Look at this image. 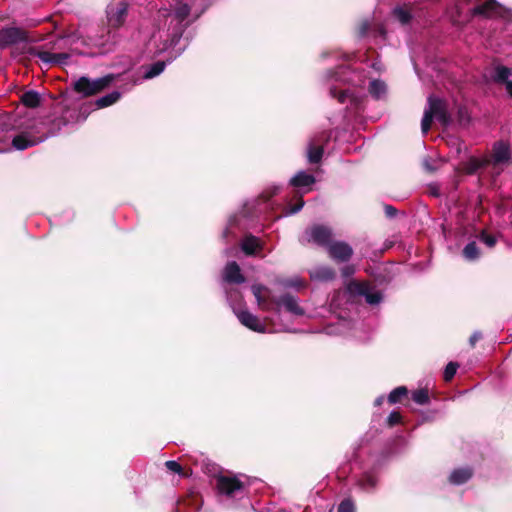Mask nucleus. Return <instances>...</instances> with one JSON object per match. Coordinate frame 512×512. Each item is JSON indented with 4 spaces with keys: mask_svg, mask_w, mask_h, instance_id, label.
Instances as JSON below:
<instances>
[{
    "mask_svg": "<svg viewBox=\"0 0 512 512\" xmlns=\"http://www.w3.org/2000/svg\"><path fill=\"white\" fill-rule=\"evenodd\" d=\"M333 232L328 226L316 224L310 228L311 240L318 246L328 248L332 241Z\"/></svg>",
    "mask_w": 512,
    "mask_h": 512,
    "instance_id": "nucleus-11",
    "label": "nucleus"
},
{
    "mask_svg": "<svg viewBox=\"0 0 512 512\" xmlns=\"http://www.w3.org/2000/svg\"><path fill=\"white\" fill-rule=\"evenodd\" d=\"M45 140L44 136H34L29 132H21L17 134L12 140V146L16 150H25L30 147L36 146Z\"/></svg>",
    "mask_w": 512,
    "mask_h": 512,
    "instance_id": "nucleus-14",
    "label": "nucleus"
},
{
    "mask_svg": "<svg viewBox=\"0 0 512 512\" xmlns=\"http://www.w3.org/2000/svg\"><path fill=\"white\" fill-rule=\"evenodd\" d=\"M166 67L165 61H157L153 64L149 65L145 72H144V78L145 79H152L158 75H160Z\"/></svg>",
    "mask_w": 512,
    "mask_h": 512,
    "instance_id": "nucleus-26",
    "label": "nucleus"
},
{
    "mask_svg": "<svg viewBox=\"0 0 512 512\" xmlns=\"http://www.w3.org/2000/svg\"><path fill=\"white\" fill-rule=\"evenodd\" d=\"M310 278L312 280H318V281H332L336 277L335 270L326 265L315 267L313 270L309 272Z\"/></svg>",
    "mask_w": 512,
    "mask_h": 512,
    "instance_id": "nucleus-18",
    "label": "nucleus"
},
{
    "mask_svg": "<svg viewBox=\"0 0 512 512\" xmlns=\"http://www.w3.org/2000/svg\"><path fill=\"white\" fill-rule=\"evenodd\" d=\"M408 395L409 390L406 386H398L389 393L387 400L390 405H394L402 403L408 398Z\"/></svg>",
    "mask_w": 512,
    "mask_h": 512,
    "instance_id": "nucleus-23",
    "label": "nucleus"
},
{
    "mask_svg": "<svg viewBox=\"0 0 512 512\" xmlns=\"http://www.w3.org/2000/svg\"><path fill=\"white\" fill-rule=\"evenodd\" d=\"M482 339V333L479 331L474 332L469 338V344L472 348L475 347L476 343Z\"/></svg>",
    "mask_w": 512,
    "mask_h": 512,
    "instance_id": "nucleus-46",
    "label": "nucleus"
},
{
    "mask_svg": "<svg viewBox=\"0 0 512 512\" xmlns=\"http://www.w3.org/2000/svg\"><path fill=\"white\" fill-rule=\"evenodd\" d=\"M383 209L387 218H394L398 213V210L390 204H383Z\"/></svg>",
    "mask_w": 512,
    "mask_h": 512,
    "instance_id": "nucleus-43",
    "label": "nucleus"
},
{
    "mask_svg": "<svg viewBox=\"0 0 512 512\" xmlns=\"http://www.w3.org/2000/svg\"><path fill=\"white\" fill-rule=\"evenodd\" d=\"M505 86L508 94L512 97V81L510 80L507 83H505Z\"/></svg>",
    "mask_w": 512,
    "mask_h": 512,
    "instance_id": "nucleus-48",
    "label": "nucleus"
},
{
    "mask_svg": "<svg viewBox=\"0 0 512 512\" xmlns=\"http://www.w3.org/2000/svg\"><path fill=\"white\" fill-rule=\"evenodd\" d=\"M394 15L402 24H408L412 19L411 13L403 8H396Z\"/></svg>",
    "mask_w": 512,
    "mask_h": 512,
    "instance_id": "nucleus-34",
    "label": "nucleus"
},
{
    "mask_svg": "<svg viewBox=\"0 0 512 512\" xmlns=\"http://www.w3.org/2000/svg\"><path fill=\"white\" fill-rule=\"evenodd\" d=\"M240 323L252 331L264 333L266 327L261 323L260 319L249 311H241L237 315Z\"/></svg>",
    "mask_w": 512,
    "mask_h": 512,
    "instance_id": "nucleus-16",
    "label": "nucleus"
},
{
    "mask_svg": "<svg viewBox=\"0 0 512 512\" xmlns=\"http://www.w3.org/2000/svg\"><path fill=\"white\" fill-rule=\"evenodd\" d=\"M330 93L333 98H336L340 103H344L347 98V93L345 91H339L336 88L330 90Z\"/></svg>",
    "mask_w": 512,
    "mask_h": 512,
    "instance_id": "nucleus-41",
    "label": "nucleus"
},
{
    "mask_svg": "<svg viewBox=\"0 0 512 512\" xmlns=\"http://www.w3.org/2000/svg\"><path fill=\"white\" fill-rule=\"evenodd\" d=\"M20 101L25 107L34 109L40 106L41 96L37 91L29 90L21 95Z\"/></svg>",
    "mask_w": 512,
    "mask_h": 512,
    "instance_id": "nucleus-21",
    "label": "nucleus"
},
{
    "mask_svg": "<svg viewBox=\"0 0 512 512\" xmlns=\"http://www.w3.org/2000/svg\"><path fill=\"white\" fill-rule=\"evenodd\" d=\"M388 427H394L402 422V416L398 411H392L387 417Z\"/></svg>",
    "mask_w": 512,
    "mask_h": 512,
    "instance_id": "nucleus-35",
    "label": "nucleus"
},
{
    "mask_svg": "<svg viewBox=\"0 0 512 512\" xmlns=\"http://www.w3.org/2000/svg\"><path fill=\"white\" fill-rule=\"evenodd\" d=\"M215 479L218 492L227 497H234L245 489V484L236 476L220 474Z\"/></svg>",
    "mask_w": 512,
    "mask_h": 512,
    "instance_id": "nucleus-4",
    "label": "nucleus"
},
{
    "mask_svg": "<svg viewBox=\"0 0 512 512\" xmlns=\"http://www.w3.org/2000/svg\"><path fill=\"white\" fill-rule=\"evenodd\" d=\"M28 54L34 57H38L44 63L52 65H64L67 64L70 55L68 53H51L48 51H41L37 47H30Z\"/></svg>",
    "mask_w": 512,
    "mask_h": 512,
    "instance_id": "nucleus-9",
    "label": "nucleus"
},
{
    "mask_svg": "<svg viewBox=\"0 0 512 512\" xmlns=\"http://www.w3.org/2000/svg\"><path fill=\"white\" fill-rule=\"evenodd\" d=\"M383 401H384V396L383 395L377 397L375 399V401H374V406L375 407H380L383 404Z\"/></svg>",
    "mask_w": 512,
    "mask_h": 512,
    "instance_id": "nucleus-47",
    "label": "nucleus"
},
{
    "mask_svg": "<svg viewBox=\"0 0 512 512\" xmlns=\"http://www.w3.org/2000/svg\"><path fill=\"white\" fill-rule=\"evenodd\" d=\"M486 158L490 160V164L493 166L508 163L511 159L509 145L503 141L494 143L491 156Z\"/></svg>",
    "mask_w": 512,
    "mask_h": 512,
    "instance_id": "nucleus-13",
    "label": "nucleus"
},
{
    "mask_svg": "<svg viewBox=\"0 0 512 512\" xmlns=\"http://www.w3.org/2000/svg\"><path fill=\"white\" fill-rule=\"evenodd\" d=\"M120 98H121V93L119 91H112L111 93L98 98L95 101L94 105L98 109L106 108V107H109V106L115 104L116 102H118L120 100Z\"/></svg>",
    "mask_w": 512,
    "mask_h": 512,
    "instance_id": "nucleus-24",
    "label": "nucleus"
},
{
    "mask_svg": "<svg viewBox=\"0 0 512 512\" xmlns=\"http://www.w3.org/2000/svg\"><path fill=\"white\" fill-rule=\"evenodd\" d=\"M114 74H107L97 79L82 76L72 83L73 90L83 98L95 96L106 90L115 81Z\"/></svg>",
    "mask_w": 512,
    "mask_h": 512,
    "instance_id": "nucleus-2",
    "label": "nucleus"
},
{
    "mask_svg": "<svg viewBox=\"0 0 512 512\" xmlns=\"http://www.w3.org/2000/svg\"><path fill=\"white\" fill-rule=\"evenodd\" d=\"M384 90V84L378 80H374L370 83L369 91L371 94L378 95Z\"/></svg>",
    "mask_w": 512,
    "mask_h": 512,
    "instance_id": "nucleus-40",
    "label": "nucleus"
},
{
    "mask_svg": "<svg viewBox=\"0 0 512 512\" xmlns=\"http://www.w3.org/2000/svg\"><path fill=\"white\" fill-rule=\"evenodd\" d=\"M478 239L489 248H493L497 243L496 236L489 234L485 230L481 231V233L478 236Z\"/></svg>",
    "mask_w": 512,
    "mask_h": 512,
    "instance_id": "nucleus-32",
    "label": "nucleus"
},
{
    "mask_svg": "<svg viewBox=\"0 0 512 512\" xmlns=\"http://www.w3.org/2000/svg\"><path fill=\"white\" fill-rule=\"evenodd\" d=\"M360 484L363 488H375L377 485V479L371 474H365L362 477Z\"/></svg>",
    "mask_w": 512,
    "mask_h": 512,
    "instance_id": "nucleus-36",
    "label": "nucleus"
},
{
    "mask_svg": "<svg viewBox=\"0 0 512 512\" xmlns=\"http://www.w3.org/2000/svg\"><path fill=\"white\" fill-rule=\"evenodd\" d=\"M224 280L229 284H242L245 282L246 279L237 262L231 261L226 265L224 269Z\"/></svg>",
    "mask_w": 512,
    "mask_h": 512,
    "instance_id": "nucleus-17",
    "label": "nucleus"
},
{
    "mask_svg": "<svg viewBox=\"0 0 512 512\" xmlns=\"http://www.w3.org/2000/svg\"><path fill=\"white\" fill-rule=\"evenodd\" d=\"M337 512H355V505L351 499H344L338 506Z\"/></svg>",
    "mask_w": 512,
    "mask_h": 512,
    "instance_id": "nucleus-37",
    "label": "nucleus"
},
{
    "mask_svg": "<svg viewBox=\"0 0 512 512\" xmlns=\"http://www.w3.org/2000/svg\"><path fill=\"white\" fill-rule=\"evenodd\" d=\"M473 474L474 472L471 467L457 468L451 472L449 482L453 485H462L468 482L472 478Z\"/></svg>",
    "mask_w": 512,
    "mask_h": 512,
    "instance_id": "nucleus-19",
    "label": "nucleus"
},
{
    "mask_svg": "<svg viewBox=\"0 0 512 512\" xmlns=\"http://www.w3.org/2000/svg\"><path fill=\"white\" fill-rule=\"evenodd\" d=\"M490 165V160L487 158L479 159L477 157H470L467 161L461 162L458 167L456 168V171L458 173L466 174V175H473L475 174L480 168H484L486 166Z\"/></svg>",
    "mask_w": 512,
    "mask_h": 512,
    "instance_id": "nucleus-15",
    "label": "nucleus"
},
{
    "mask_svg": "<svg viewBox=\"0 0 512 512\" xmlns=\"http://www.w3.org/2000/svg\"><path fill=\"white\" fill-rule=\"evenodd\" d=\"M512 75V70L506 66L498 65L495 67V74L493 76V80L496 83L505 84L509 80V77Z\"/></svg>",
    "mask_w": 512,
    "mask_h": 512,
    "instance_id": "nucleus-25",
    "label": "nucleus"
},
{
    "mask_svg": "<svg viewBox=\"0 0 512 512\" xmlns=\"http://www.w3.org/2000/svg\"><path fill=\"white\" fill-rule=\"evenodd\" d=\"M277 193V189H274V191L272 193H270L267 197H266V200H269L273 195H275Z\"/></svg>",
    "mask_w": 512,
    "mask_h": 512,
    "instance_id": "nucleus-49",
    "label": "nucleus"
},
{
    "mask_svg": "<svg viewBox=\"0 0 512 512\" xmlns=\"http://www.w3.org/2000/svg\"><path fill=\"white\" fill-rule=\"evenodd\" d=\"M480 251L475 241L469 242L463 249V256L469 261L479 258Z\"/></svg>",
    "mask_w": 512,
    "mask_h": 512,
    "instance_id": "nucleus-28",
    "label": "nucleus"
},
{
    "mask_svg": "<svg viewBox=\"0 0 512 512\" xmlns=\"http://www.w3.org/2000/svg\"><path fill=\"white\" fill-rule=\"evenodd\" d=\"M304 206V200L302 199V197H300L298 199V202L295 204V205H292L289 209V213L291 214H295L297 212H299Z\"/></svg>",
    "mask_w": 512,
    "mask_h": 512,
    "instance_id": "nucleus-45",
    "label": "nucleus"
},
{
    "mask_svg": "<svg viewBox=\"0 0 512 512\" xmlns=\"http://www.w3.org/2000/svg\"><path fill=\"white\" fill-rule=\"evenodd\" d=\"M331 132L323 131L315 136L308 144L307 159L310 164H318L324 155L325 145L330 141Z\"/></svg>",
    "mask_w": 512,
    "mask_h": 512,
    "instance_id": "nucleus-3",
    "label": "nucleus"
},
{
    "mask_svg": "<svg viewBox=\"0 0 512 512\" xmlns=\"http://www.w3.org/2000/svg\"><path fill=\"white\" fill-rule=\"evenodd\" d=\"M260 248L259 239L252 234L246 235L241 243V249L246 255H254Z\"/></svg>",
    "mask_w": 512,
    "mask_h": 512,
    "instance_id": "nucleus-22",
    "label": "nucleus"
},
{
    "mask_svg": "<svg viewBox=\"0 0 512 512\" xmlns=\"http://www.w3.org/2000/svg\"><path fill=\"white\" fill-rule=\"evenodd\" d=\"M356 269L354 265H346L341 269V275L344 278H348L355 273Z\"/></svg>",
    "mask_w": 512,
    "mask_h": 512,
    "instance_id": "nucleus-44",
    "label": "nucleus"
},
{
    "mask_svg": "<svg viewBox=\"0 0 512 512\" xmlns=\"http://www.w3.org/2000/svg\"><path fill=\"white\" fill-rule=\"evenodd\" d=\"M370 29V22L368 20H362L357 27V34L359 37H364L367 35Z\"/></svg>",
    "mask_w": 512,
    "mask_h": 512,
    "instance_id": "nucleus-39",
    "label": "nucleus"
},
{
    "mask_svg": "<svg viewBox=\"0 0 512 512\" xmlns=\"http://www.w3.org/2000/svg\"><path fill=\"white\" fill-rule=\"evenodd\" d=\"M412 399L419 405H427L430 403L429 391L427 388L417 389L412 392Z\"/></svg>",
    "mask_w": 512,
    "mask_h": 512,
    "instance_id": "nucleus-27",
    "label": "nucleus"
},
{
    "mask_svg": "<svg viewBox=\"0 0 512 512\" xmlns=\"http://www.w3.org/2000/svg\"><path fill=\"white\" fill-rule=\"evenodd\" d=\"M128 15V4L120 1L115 5H111L107 9V20L110 28L118 29L126 21Z\"/></svg>",
    "mask_w": 512,
    "mask_h": 512,
    "instance_id": "nucleus-7",
    "label": "nucleus"
},
{
    "mask_svg": "<svg viewBox=\"0 0 512 512\" xmlns=\"http://www.w3.org/2000/svg\"><path fill=\"white\" fill-rule=\"evenodd\" d=\"M182 33H183L182 29H179V30L173 32L167 41L168 44L166 45V47H175L179 43V41L182 37Z\"/></svg>",
    "mask_w": 512,
    "mask_h": 512,
    "instance_id": "nucleus-38",
    "label": "nucleus"
},
{
    "mask_svg": "<svg viewBox=\"0 0 512 512\" xmlns=\"http://www.w3.org/2000/svg\"><path fill=\"white\" fill-rule=\"evenodd\" d=\"M26 40L24 30L17 27H6L0 29V47L4 48Z\"/></svg>",
    "mask_w": 512,
    "mask_h": 512,
    "instance_id": "nucleus-12",
    "label": "nucleus"
},
{
    "mask_svg": "<svg viewBox=\"0 0 512 512\" xmlns=\"http://www.w3.org/2000/svg\"><path fill=\"white\" fill-rule=\"evenodd\" d=\"M191 8L186 3H179L175 10L174 16L181 23L190 15Z\"/></svg>",
    "mask_w": 512,
    "mask_h": 512,
    "instance_id": "nucleus-29",
    "label": "nucleus"
},
{
    "mask_svg": "<svg viewBox=\"0 0 512 512\" xmlns=\"http://www.w3.org/2000/svg\"><path fill=\"white\" fill-rule=\"evenodd\" d=\"M251 289L263 311L279 312L283 306L287 312L293 315L303 316L305 314V310L299 305L298 299L290 293L276 297L271 294L267 287L261 284L253 285Z\"/></svg>",
    "mask_w": 512,
    "mask_h": 512,
    "instance_id": "nucleus-1",
    "label": "nucleus"
},
{
    "mask_svg": "<svg viewBox=\"0 0 512 512\" xmlns=\"http://www.w3.org/2000/svg\"><path fill=\"white\" fill-rule=\"evenodd\" d=\"M316 181L312 174L305 171L298 172L294 177L291 178L290 184L296 188L308 187L314 184Z\"/></svg>",
    "mask_w": 512,
    "mask_h": 512,
    "instance_id": "nucleus-20",
    "label": "nucleus"
},
{
    "mask_svg": "<svg viewBox=\"0 0 512 512\" xmlns=\"http://www.w3.org/2000/svg\"><path fill=\"white\" fill-rule=\"evenodd\" d=\"M426 168H427V170H429V171H432V170H433V169H432V167H431L429 164H426Z\"/></svg>",
    "mask_w": 512,
    "mask_h": 512,
    "instance_id": "nucleus-50",
    "label": "nucleus"
},
{
    "mask_svg": "<svg viewBox=\"0 0 512 512\" xmlns=\"http://www.w3.org/2000/svg\"><path fill=\"white\" fill-rule=\"evenodd\" d=\"M458 120L460 124H466L469 121L467 109L465 107L460 106L458 108Z\"/></svg>",
    "mask_w": 512,
    "mask_h": 512,
    "instance_id": "nucleus-42",
    "label": "nucleus"
},
{
    "mask_svg": "<svg viewBox=\"0 0 512 512\" xmlns=\"http://www.w3.org/2000/svg\"><path fill=\"white\" fill-rule=\"evenodd\" d=\"M428 104L434 118H436L443 127H448L452 122V118L448 112L446 101L430 96L428 98Z\"/></svg>",
    "mask_w": 512,
    "mask_h": 512,
    "instance_id": "nucleus-8",
    "label": "nucleus"
},
{
    "mask_svg": "<svg viewBox=\"0 0 512 512\" xmlns=\"http://www.w3.org/2000/svg\"><path fill=\"white\" fill-rule=\"evenodd\" d=\"M458 367H459L458 363H456V362H449L446 365L444 373H443L444 381H446V382L451 381L453 379V377L455 376Z\"/></svg>",
    "mask_w": 512,
    "mask_h": 512,
    "instance_id": "nucleus-33",
    "label": "nucleus"
},
{
    "mask_svg": "<svg viewBox=\"0 0 512 512\" xmlns=\"http://www.w3.org/2000/svg\"><path fill=\"white\" fill-rule=\"evenodd\" d=\"M347 290L352 295L364 296L370 305H377L381 302L383 295L379 291L371 292L370 286L364 282L351 281L347 285Z\"/></svg>",
    "mask_w": 512,
    "mask_h": 512,
    "instance_id": "nucleus-5",
    "label": "nucleus"
},
{
    "mask_svg": "<svg viewBox=\"0 0 512 512\" xmlns=\"http://www.w3.org/2000/svg\"><path fill=\"white\" fill-rule=\"evenodd\" d=\"M434 116L431 110L428 108L424 111V115L421 121V130L426 134L430 129L433 122Z\"/></svg>",
    "mask_w": 512,
    "mask_h": 512,
    "instance_id": "nucleus-31",
    "label": "nucleus"
},
{
    "mask_svg": "<svg viewBox=\"0 0 512 512\" xmlns=\"http://www.w3.org/2000/svg\"><path fill=\"white\" fill-rule=\"evenodd\" d=\"M501 14V5L496 0H485L478 3L472 10V16H479L483 18H493Z\"/></svg>",
    "mask_w": 512,
    "mask_h": 512,
    "instance_id": "nucleus-10",
    "label": "nucleus"
},
{
    "mask_svg": "<svg viewBox=\"0 0 512 512\" xmlns=\"http://www.w3.org/2000/svg\"><path fill=\"white\" fill-rule=\"evenodd\" d=\"M328 256L336 263H346L352 258L353 248L344 241H333L327 248Z\"/></svg>",
    "mask_w": 512,
    "mask_h": 512,
    "instance_id": "nucleus-6",
    "label": "nucleus"
},
{
    "mask_svg": "<svg viewBox=\"0 0 512 512\" xmlns=\"http://www.w3.org/2000/svg\"><path fill=\"white\" fill-rule=\"evenodd\" d=\"M165 467L173 472V473H176L180 476H183V477H188L190 474L187 473L183 467L177 462V461H174V460H168L165 462Z\"/></svg>",
    "mask_w": 512,
    "mask_h": 512,
    "instance_id": "nucleus-30",
    "label": "nucleus"
}]
</instances>
